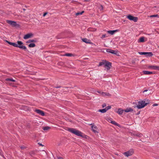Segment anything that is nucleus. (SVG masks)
Listing matches in <instances>:
<instances>
[{
  "mask_svg": "<svg viewBox=\"0 0 159 159\" xmlns=\"http://www.w3.org/2000/svg\"><path fill=\"white\" fill-rule=\"evenodd\" d=\"M110 122L112 124H114L115 125H116L118 126H120V125L118 124L115 122V121H111Z\"/></svg>",
  "mask_w": 159,
  "mask_h": 159,
  "instance_id": "obj_21",
  "label": "nucleus"
},
{
  "mask_svg": "<svg viewBox=\"0 0 159 159\" xmlns=\"http://www.w3.org/2000/svg\"><path fill=\"white\" fill-rule=\"evenodd\" d=\"M6 22L13 27L16 26L18 25L16 22L12 20H7Z\"/></svg>",
  "mask_w": 159,
  "mask_h": 159,
  "instance_id": "obj_5",
  "label": "nucleus"
},
{
  "mask_svg": "<svg viewBox=\"0 0 159 159\" xmlns=\"http://www.w3.org/2000/svg\"><path fill=\"white\" fill-rule=\"evenodd\" d=\"M20 148L21 149H25L26 148L25 146H22L20 147Z\"/></svg>",
  "mask_w": 159,
  "mask_h": 159,
  "instance_id": "obj_33",
  "label": "nucleus"
},
{
  "mask_svg": "<svg viewBox=\"0 0 159 159\" xmlns=\"http://www.w3.org/2000/svg\"><path fill=\"white\" fill-rule=\"evenodd\" d=\"M47 14V13H44L43 14V16H45Z\"/></svg>",
  "mask_w": 159,
  "mask_h": 159,
  "instance_id": "obj_38",
  "label": "nucleus"
},
{
  "mask_svg": "<svg viewBox=\"0 0 159 159\" xmlns=\"http://www.w3.org/2000/svg\"><path fill=\"white\" fill-rule=\"evenodd\" d=\"M64 56H66L67 57H72L73 56V55L71 53H66L64 55Z\"/></svg>",
  "mask_w": 159,
  "mask_h": 159,
  "instance_id": "obj_26",
  "label": "nucleus"
},
{
  "mask_svg": "<svg viewBox=\"0 0 159 159\" xmlns=\"http://www.w3.org/2000/svg\"><path fill=\"white\" fill-rule=\"evenodd\" d=\"M106 51L110 53L114 54H116L117 52L116 51L110 49H107Z\"/></svg>",
  "mask_w": 159,
  "mask_h": 159,
  "instance_id": "obj_12",
  "label": "nucleus"
},
{
  "mask_svg": "<svg viewBox=\"0 0 159 159\" xmlns=\"http://www.w3.org/2000/svg\"><path fill=\"white\" fill-rule=\"evenodd\" d=\"M101 94L103 96H109L110 95V94L108 93H105L104 92H102L101 93Z\"/></svg>",
  "mask_w": 159,
  "mask_h": 159,
  "instance_id": "obj_25",
  "label": "nucleus"
},
{
  "mask_svg": "<svg viewBox=\"0 0 159 159\" xmlns=\"http://www.w3.org/2000/svg\"><path fill=\"white\" fill-rule=\"evenodd\" d=\"M158 48H159V46H158Z\"/></svg>",
  "mask_w": 159,
  "mask_h": 159,
  "instance_id": "obj_47",
  "label": "nucleus"
},
{
  "mask_svg": "<svg viewBox=\"0 0 159 159\" xmlns=\"http://www.w3.org/2000/svg\"><path fill=\"white\" fill-rule=\"evenodd\" d=\"M23 43L21 41H18L17 43H14L13 46L16 47H18L20 48L24 49L25 51H27V49L25 46L22 45Z\"/></svg>",
  "mask_w": 159,
  "mask_h": 159,
  "instance_id": "obj_3",
  "label": "nucleus"
},
{
  "mask_svg": "<svg viewBox=\"0 0 159 159\" xmlns=\"http://www.w3.org/2000/svg\"><path fill=\"white\" fill-rule=\"evenodd\" d=\"M139 114V113H138V114Z\"/></svg>",
  "mask_w": 159,
  "mask_h": 159,
  "instance_id": "obj_46",
  "label": "nucleus"
},
{
  "mask_svg": "<svg viewBox=\"0 0 159 159\" xmlns=\"http://www.w3.org/2000/svg\"><path fill=\"white\" fill-rule=\"evenodd\" d=\"M123 111H124V110H122L121 108H119L118 109L117 113L119 115H121L122 114Z\"/></svg>",
  "mask_w": 159,
  "mask_h": 159,
  "instance_id": "obj_16",
  "label": "nucleus"
},
{
  "mask_svg": "<svg viewBox=\"0 0 159 159\" xmlns=\"http://www.w3.org/2000/svg\"><path fill=\"white\" fill-rule=\"evenodd\" d=\"M106 61H107L106 60H103L102 61L100 62L99 63L98 66H101L103 65L104 66Z\"/></svg>",
  "mask_w": 159,
  "mask_h": 159,
  "instance_id": "obj_17",
  "label": "nucleus"
},
{
  "mask_svg": "<svg viewBox=\"0 0 159 159\" xmlns=\"http://www.w3.org/2000/svg\"><path fill=\"white\" fill-rule=\"evenodd\" d=\"M116 31V30H108L107 31V33L108 34H111L113 35L114 34L115 32Z\"/></svg>",
  "mask_w": 159,
  "mask_h": 159,
  "instance_id": "obj_19",
  "label": "nucleus"
},
{
  "mask_svg": "<svg viewBox=\"0 0 159 159\" xmlns=\"http://www.w3.org/2000/svg\"><path fill=\"white\" fill-rule=\"evenodd\" d=\"M124 111L125 112H131V111H133V109L132 108H130V107H129V108H126L125 110H124Z\"/></svg>",
  "mask_w": 159,
  "mask_h": 159,
  "instance_id": "obj_18",
  "label": "nucleus"
},
{
  "mask_svg": "<svg viewBox=\"0 0 159 159\" xmlns=\"http://www.w3.org/2000/svg\"><path fill=\"white\" fill-rule=\"evenodd\" d=\"M84 12V11H82L80 12H77L76 14V15L77 16H78L79 15H81Z\"/></svg>",
  "mask_w": 159,
  "mask_h": 159,
  "instance_id": "obj_29",
  "label": "nucleus"
},
{
  "mask_svg": "<svg viewBox=\"0 0 159 159\" xmlns=\"http://www.w3.org/2000/svg\"><path fill=\"white\" fill-rule=\"evenodd\" d=\"M7 43L10 45H11L12 46H13V44H14V43H11V42H8V41H7Z\"/></svg>",
  "mask_w": 159,
  "mask_h": 159,
  "instance_id": "obj_31",
  "label": "nucleus"
},
{
  "mask_svg": "<svg viewBox=\"0 0 159 159\" xmlns=\"http://www.w3.org/2000/svg\"><path fill=\"white\" fill-rule=\"evenodd\" d=\"M111 106H108L106 107L105 109L106 110V111H107L108 110L111 109Z\"/></svg>",
  "mask_w": 159,
  "mask_h": 159,
  "instance_id": "obj_30",
  "label": "nucleus"
},
{
  "mask_svg": "<svg viewBox=\"0 0 159 159\" xmlns=\"http://www.w3.org/2000/svg\"><path fill=\"white\" fill-rule=\"evenodd\" d=\"M39 145H40V146H43V145H42L41 144H39Z\"/></svg>",
  "mask_w": 159,
  "mask_h": 159,
  "instance_id": "obj_45",
  "label": "nucleus"
},
{
  "mask_svg": "<svg viewBox=\"0 0 159 159\" xmlns=\"http://www.w3.org/2000/svg\"><path fill=\"white\" fill-rule=\"evenodd\" d=\"M98 111L101 112L102 113H105L107 111L105 108L102 109H99L98 110Z\"/></svg>",
  "mask_w": 159,
  "mask_h": 159,
  "instance_id": "obj_22",
  "label": "nucleus"
},
{
  "mask_svg": "<svg viewBox=\"0 0 159 159\" xmlns=\"http://www.w3.org/2000/svg\"><path fill=\"white\" fill-rule=\"evenodd\" d=\"M82 41L87 43H91V41L90 40L87 39L86 38H84L82 39Z\"/></svg>",
  "mask_w": 159,
  "mask_h": 159,
  "instance_id": "obj_14",
  "label": "nucleus"
},
{
  "mask_svg": "<svg viewBox=\"0 0 159 159\" xmlns=\"http://www.w3.org/2000/svg\"><path fill=\"white\" fill-rule=\"evenodd\" d=\"M149 101L147 99H145L144 100L139 101L138 102V105L136 107L138 109H141L144 107L147 104L149 103Z\"/></svg>",
  "mask_w": 159,
  "mask_h": 159,
  "instance_id": "obj_1",
  "label": "nucleus"
},
{
  "mask_svg": "<svg viewBox=\"0 0 159 159\" xmlns=\"http://www.w3.org/2000/svg\"><path fill=\"white\" fill-rule=\"evenodd\" d=\"M67 130L69 132L77 136H80L82 138L84 137V136L82 134V133L80 131L77 130L73 128H69Z\"/></svg>",
  "mask_w": 159,
  "mask_h": 159,
  "instance_id": "obj_2",
  "label": "nucleus"
},
{
  "mask_svg": "<svg viewBox=\"0 0 159 159\" xmlns=\"http://www.w3.org/2000/svg\"><path fill=\"white\" fill-rule=\"evenodd\" d=\"M6 80L7 81H12V82H15L16 80L13 79L11 78H8L6 79Z\"/></svg>",
  "mask_w": 159,
  "mask_h": 159,
  "instance_id": "obj_24",
  "label": "nucleus"
},
{
  "mask_svg": "<svg viewBox=\"0 0 159 159\" xmlns=\"http://www.w3.org/2000/svg\"><path fill=\"white\" fill-rule=\"evenodd\" d=\"M111 62H108L107 61L106 62L105 65L104 66V67L106 68L107 70H109L111 67Z\"/></svg>",
  "mask_w": 159,
  "mask_h": 159,
  "instance_id": "obj_8",
  "label": "nucleus"
},
{
  "mask_svg": "<svg viewBox=\"0 0 159 159\" xmlns=\"http://www.w3.org/2000/svg\"><path fill=\"white\" fill-rule=\"evenodd\" d=\"M85 1H89L90 0H84Z\"/></svg>",
  "mask_w": 159,
  "mask_h": 159,
  "instance_id": "obj_44",
  "label": "nucleus"
},
{
  "mask_svg": "<svg viewBox=\"0 0 159 159\" xmlns=\"http://www.w3.org/2000/svg\"><path fill=\"white\" fill-rule=\"evenodd\" d=\"M36 41L34 39H29L26 42L27 43H31V42H35Z\"/></svg>",
  "mask_w": 159,
  "mask_h": 159,
  "instance_id": "obj_28",
  "label": "nucleus"
},
{
  "mask_svg": "<svg viewBox=\"0 0 159 159\" xmlns=\"http://www.w3.org/2000/svg\"><path fill=\"white\" fill-rule=\"evenodd\" d=\"M157 16H158V15H151V16H150V17H157Z\"/></svg>",
  "mask_w": 159,
  "mask_h": 159,
  "instance_id": "obj_32",
  "label": "nucleus"
},
{
  "mask_svg": "<svg viewBox=\"0 0 159 159\" xmlns=\"http://www.w3.org/2000/svg\"><path fill=\"white\" fill-rule=\"evenodd\" d=\"M143 72L144 74L146 75H149L153 74V72H152L146 70L143 71Z\"/></svg>",
  "mask_w": 159,
  "mask_h": 159,
  "instance_id": "obj_15",
  "label": "nucleus"
},
{
  "mask_svg": "<svg viewBox=\"0 0 159 159\" xmlns=\"http://www.w3.org/2000/svg\"><path fill=\"white\" fill-rule=\"evenodd\" d=\"M32 35L33 34H27L24 36L23 38L25 39H27L30 38L32 36Z\"/></svg>",
  "mask_w": 159,
  "mask_h": 159,
  "instance_id": "obj_13",
  "label": "nucleus"
},
{
  "mask_svg": "<svg viewBox=\"0 0 159 159\" xmlns=\"http://www.w3.org/2000/svg\"><path fill=\"white\" fill-rule=\"evenodd\" d=\"M60 86H57V87H56L55 88H60Z\"/></svg>",
  "mask_w": 159,
  "mask_h": 159,
  "instance_id": "obj_41",
  "label": "nucleus"
},
{
  "mask_svg": "<svg viewBox=\"0 0 159 159\" xmlns=\"http://www.w3.org/2000/svg\"><path fill=\"white\" fill-rule=\"evenodd\" d=\"M148 91V90H144V91H143V93H144L145 92H147V91Z\"/></svg>",
  "mask_w": 159,
  "mask_h": 159,
  "instance_id": "obj_39",
  "label": "nucleus"
},
{
  "mask_svg": "<svg viewBox=\"0 0 159 159\" xmlns=\"http://www.w3.org/2000/svg\"><path fill=\"white\" fill-rule=\"evenodd\" d=\"M139 53L140 55H146L147 56L152 57L153 55V54L152 52H139Z\"/></svg>",
  "mask_w": 159,
  "mask_h": 159,
  "instance_id": "obj_6",
  "label": "nucleus"
},
{
  "mask_svg": "<svg viewBox=\"0 0 159 159\" xmlns=\"http://www.w3.org/2000/svg\"><path fill=\"white\" fill-rule=\"evenodd\" d=\"M106 106V105L105 104H103L102 105V107H105Z\"/></svg>",
  "mask_w": 159,
  "mask_h": 159,
  "instance_id": "obj_35",
  "label": "nucleus"
},
{
  "mask_svg": "<svg viewBox=\"0 0 159 159\" xmlns=\"http://www.w3.org/2000/svg\"><path fill=\"white\" fill-rule=\"evenodd\" d=\"M57 159H64L61 157H58Z\"/></svg>",
  "mask_w": 159,
  "mask_h": 159,
  "instance_id": "obj_36",
  "label": "nucleus"
},
{
  "mask_svg": "<svg viewBox=\"0 0 159 159\" xmlns=\"http://www.w3.org/2000/svg\"><path fill=\"white\" fill-rule=\"evenodd\" d=\"M157 105H158L157 104H154L153 105V106H157Z\"/></svg>",
  "mask_w": 159,
  "mask_h": 159,
  "instance_id": "obj_42",
  "label": "nucleus"
},
{
  "mask_svg": "<svg viewBox=\"0 0 159 159\" xmlns=\"http://www.w3.org/2000/svg\"><path fill=\"white\" fill-rule=\"evenodd\" d=\"M34 111L41 116H43L45 115L44 112L41 110L38 109H36L34 110Z\"/></svg>",
  "mask_w": 159,
  "mask_h": 159,
  "instance_id": "obj_9",
  "label": "nucleus"
},
{
  "mask_svg": "<svg viewBox=\"0 0 159 159\" xmlns=\"http://www.w3.org/2000/svg\"><path fill=\"white\" fill-rule=\"evenodd\" d=\"M142 135V134H139V135H138V136H139V137H141V135Z\"/></svg>",
  "mask_w": 159,
  "mask_h": 159,
  "instance_id": "obj_43",
  "label": "nucleus"
},
{
  "mask_svg": "<svg viewBox=\"0 0 159 159\" xmlns=\"http://www.w3.org/2000/svg\"><path fill=\"white\" fill-rule=\"evenodd\" d=\"M139 42L143 43L144 42V37H141L138 40Z\"/></svg>",
  "mask_w": 159,
  "mask_h": 159,
  "instance_id": "obj_20",
  "label": "nucleus"
},
{
  "mask_svg": "<svg viewBox=\"0 0 159 159\" xmlns=\"http://www.w3.org/2000/svg\"><path fill=\"white\" fill-rule=\"evenodd\" d=\"M100 8H101V10H102L103 9V6H102V5H101V7H100Z\"/></svg>",
  "mask_w": 159,
  "mask_h": 159,
  "instance_id": "obj_37",
  "label": "nucleus"
},
{
  "mask_svg": "<svg viewBox=\"0 0 159 159\" xmlns=\"http://www.w3.org/2000/svg\"><path fill=\"white\" fill-rule=\"evenodd\" d=\"M106 37V34H103L102 35V38H103Z\"/></svg>",
  "mask_w": 159,
  "mask_h": 159,
  "instance_id": "obj_34",
  "label": "nucleus"
},
{
  "mask_svg": "<svg viewBox=\"0 0 159 159\" xmlns=\"http://www.w3.org/2000/svg\"><path fill=\"white\" fill-rule=\"evenodd\" d=\"M127 18L130 20H132L134 22H136L138 20V18L137 17H134L131 15H129L127 16Z\"/></svg>",
  "mask_w": 159,
  "mask_h": 159,
  "instance_id": "obj_4",
  "label": "nucleus"
},
{
  "mask_svg": "<svg viewBox=\"0 0 159 159\" xmlns=\"http://www.w3.org/2000/svg\"><path fill=\"white\" fill-rule=\"evenodd\" d=\"M148 68L153 70H159V66H149Z\"/></svg>",
  "mask_w": 159,
  "mask_h": 159,
  "instance_id": "obj_10",
  "label": "nucleus"
},
{
  "mask_svg": "<svg viewBox=\"0 0 159 159\" xmlns=\"http://www.w3.org/2000/svg\"><path fill=\"white\" fill-rule=\"evenodd\" d=\"M28 46L30 48H33L35 46V44L34 43H30L29 45Z\"/></svg>",
  "mask_w": 159,
  "mask_h": 159,
  "instance_id": "obj_23",
  "label": "nucleus"
},
{
  "mask_svg": "<svg viewBox=\"0 0 159 159\" xmlns=\"http://www.w3.org/2000/svg\"><path fill=\"white\" fill-rule=\"evenodd\" d=\"M89 125H92L91 126L92 129L94 133H98V132L96 130L98 129V127L97 126H94V124H91Z\"/></svg>",
  "mask_w": 159,
  "mask_h": 159,
  "instance_id": "obj_11",
  "label": "nucleus"
},
{
  "mask_svg": "<svg viewBox=\"0 0 159 159\" xmlns=\"http://www.w3.org/2000/svg\"><path fill=\"white\" fill-rule=\"evenodd\" d=\"M50 129V127L48 126H46L43 127V129L44 130H47Z\"/></svg>",
  "mask_w": 159,
  "mask_h": 159,
  "instance_id": "obj_27",
  "label": "nucleus"
},
{
  "mask_svg": "<svg viewBox=\"0 0 159 159\" xmlns=\"http://www.w3.org/2000/svg\"><path fill=\"white\" fill-rule=\"evenodd\" d=\"M133 150L132 149H131L128 151L124 152V154L125 156L128 157V156L132 155L133 154Z\"/></svg>",
  "mask_w": 159,
  "mask_h": 159,
  "instance_id": "obj_7",
  "label": "nucleus"
},
{
  "mask_svg": "<svg viewBox=\"0 0 159 159\" xmlns=\"http://www.w3.org/2000/svg\"><path fill=\"white\" fill-rule=\"evenodd\" d=\"M97 92L99 93H101V92L99 91H97Z\"/></svg>",
  "mask_w": 159,
  "mask_h": 159,
  "instance_id": "obj_40",
  "label": "nucleus"
}]
</instances>
